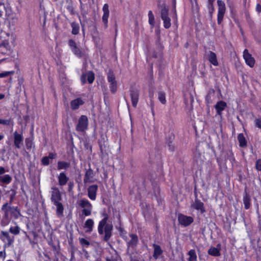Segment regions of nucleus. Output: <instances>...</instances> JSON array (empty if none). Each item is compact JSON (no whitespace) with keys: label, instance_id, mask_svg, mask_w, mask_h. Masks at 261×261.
<instances>
[{"label":"nucleus","instance_id":"f257e3e1","mask_svg":"<svg viewBox=\"0 0 261 261\" xmlns=\"http://www.w3.org/2000/svg\"><path fill=\"white\" fill-rule=\"evenodd\" d=\"M103 218L99 222L97 230L100 235H104L103 240L108 241L112 236L113 226L111 223H108V216L107 214L103 213Z\"/></svg>","mask_w":261,"mask_h":261},{"label":"nucleus","instance_id":"f03ea898","mask_svg":"<svg viewBox=\"0 0 261 261\" xmlns=\"http://www.w3.org/2000/svg\"><path fill=\"white\" fill-rule=\"evenodd\" d=\"M77 203L80 207L82 208V214L85 216H89L91 215L92 211V204L86 199L83 198L78 201Z\"/></svg>","mask_w":261,"mask_h":261},{"label":"nucleus","instance_id":"7ed1b4c3","mask_svg":"<svg viewBox=\"0 0 261 261\" xmlns=\"http://www.w3.org/2000/svg\"><path fill=\"white\" fill-rule=\"evenodd\" d=\"M2 210L4 211L6 217H8L11 214L15 219H17L20 216V213L17 207L9 206L8 203L4 204Z\"/></svg>","mask_w":261,"mask_h":261},{"label":"nucleus","instance_id":"20e7f679","mask_svg":"<svg viewBox=\"0 0 261 261\" xmlns=\"http://www.w3.org/2000/svg\"><path fill=\"white\" fill-rule=\"evenodd\" d=\"M88 125V119L86 116L82 115L79 119L77 124L76 126V129L78 132H84Z\"/></svg>","mask_w":261,"mask_h":261},{"label":"nucleus","instance_id":"39448f33","mask_svg":"<svg viewBox=\"0 0 261 261\" xmlns=\"http://www.w3.org/2000/svg\"><path fill=\"white\" fill-rule=\"evenodd\" d=\"M217 4L218 6V23L220 24L223 20L225 13L226 7L225 3L221 0H218Z\"/></svg>","mask_w":261,"mask_h":261},{"label":"nucleus","instance_id":"423d86ee","mask_svg":"<svg viewBox=\"0 0 261 261\" xmlns=\"http://www.w3.org/2000/svg\"><path fill=\"white\" fill-rule=\"evenodd\" d=\"M161 18L163 21L164 27L166 29H169L171 26V19L168 16V10L166 7H163L161 10Z\"/></svg>","mask_w":261,"mask_h":261},{"label":"nucleus","instance_id":"0eeeda50","mask_svg":"<svg viewBox=\"0 0 261 261\" xmlns=\"http://www.w3.org/2000/svg\"><path fill=\"white\" fill-rule=\"evenodd\" d=\"M243 58L246 64L250 67H253L255 64V59L249 53L248 49H245L243 51Z\"/></svg>","mask_w":261,"mask_h":261},{"label":"nucleus","instance_id":"6e6552de","mask_svg":"<svg viewBox=\"0 0 261 261\" xmlns=\"http://www.w3.org/2000/svg\"><path fill=\"white\" fill-rule=\"evenodd\" d=\"M102 21L104 24L105 28H107L108 27V18L110 15V11L108 4H104L102 7Z\"/></svg>","mask_w":261,"mask_h":261},{"label":"nucleus","instance_id":"1a4fd4ad","mask_svg":"<svg viewBox=\"0 0 261 261\" xmlns=\"http://www.w3.org/2000/svg\"><path fill=\"white\" fill-rule=\"evenodd\" d=\"M178 219L179 223L185 226L189 225L193 222V219L192 217L182 214L178 215Z\"/></svg>","mask_w":261,"mask_h":261},{"label":"nucleus","instance_id":"9d476101","mask_svg":"<svg viewBox=\"0 0 261 261\" xmlns=\"http://www.w3.org/2000/svg\"><path fill=\"white\" fill-rule=\"evenodd\" d=\"M69 45L71 48L73 54L79 57H81L83 55L82 51L76 46V43L72 40L69 41Z\"/></svg>","mask_w":261,"mask_h":261},{"label":"nucleus","instance_id":"9b49d317","mask_svg":"<svg viewBox=\"0 0 261 261\" xmlns=\"http://www.w3.org/2000/svg\"><path fill=\"white\" fill-rule=\"evenodd\" d=\"M128 248L135 247L138 242V239L137 235L130 234L129 235V238L126 239Z\"/></svg>","mask_w":261,"mask_h":261},{"label":"nucleus","instance_id":"f8f14e48","mask_svg":"<svg viewBox=\"0 0 261 261\" xmlns=\"http://www.w3.org/2000/svg\"><path fill=\"white\" fill-rule=\"evenodd\" d=\"M51 199L54 204L60 202L61 194L57 188H52Z\"/></svg>","mask_w":261,"mask_h":261},{"label":"nucleus","instance_id":"ddd939ff","mask_svg":"<svg viewBox=\"0 0 261 261\" xmlns=\"http://www.w3.org/2000/svg\"><path fill=\"white\" fill-rule=\"evenodd\" d=\"M98 189L97 185L90 186L88 189V195L92 200H95L96 197V193Z\"/></svg>","mask_w":261,"mask_h":261},{"label":"nucleus","instance_id":"4468645a","mask_svg":"<svg viewBox=\"0 0 261 261\" xmlns=\"http://www.w3.org/2000/svg\"><path fill=\"white\" fill-rule=\"evenodd\" d=\"M221 249V245L218 244L216 247H211L208 250V254L214 256H219L221 255L220 250Z\"/></svg>","mask_w":261,"mask_h":261},{"label":"nucleus","instance_id":"2eb2a0df","mask_svg":"<svg viewBox=\"0 0 261 261\" xmlns=\"http://www.w3.org/2000/svg\"><path fill=\"white\" fill-rule=\"evenodd\" d=\"M84 103V101L81 98H77L71 101L70 106L73 110H77Z\"/></svg>","mask_w":261,"mask_h":261},{"label":"nucleus","instance_id":"dca6fc26","mask_svg":"<svg viewBox=\"0 0 261 261\" xmlns=\"http://www.w3.org/2000/svg\"><path fill=\"white\" fill-rule=\"evenodd\" d=\"M191 207L199 211L201 214L205 212L203 202L198 199H196L194 201L193 203L192 204Z\"/></svg>","mask_w":261,"mask_h":261},{"label":"nucleus","instance_id":"f3484780","mask_svg":"<svg viewBox=\"0 0 261 261\" xmlns=\"http://www.w3.org/2000/svg\"><path fill=\"white\" fill-rule=\"evenodd\" d=\"M14 145L17 148H20L22 144L23 138L21 135L17 132L14 133Z\"/></svg>","mask_w":261,"mask_h":261},{"label":"nucleus","instance_id":"a211bd4d","mask_svg":"<svg viewBox=\"0 0 261 261\" xmlns=\"http://www.w3.org/2000/svg\"><path fill=\"white\" fill-rule=\"evenodd\" d=\"M226 103L223 101H218L215 106V108L217 110L218 114L221 115L222 112L226 108Z\"/></svg>","mask_w":261,"mask_h":261},{"label":"nucleus","instance_id":"6ab92c4d","mask_svg":"<svg viewBox=\"0 0 261 261\" xmlns=\"http://www.w3.org/2000/svg\"><path fill=\"white\" fill-rule=\"evenodd\" d=\"M207 57L208 61L214 66H217L218 65V62L217 59L216 55L211 51H210L207 53Z\"/></svg>","mask_w":261,"mask_h":261},{"label":"nucleus","instance_id":"aec40b11","mask_svg":"<svg viewBox=\"0 0 261 261\" xmlns=\"http://www.w3.org/2000/svg\"><path fill=\"white\" fill-rule=\"evenodd\" d=\"M94 221L92 219H88L85 223L84 227L87 232H91L93 230Z\"/></svg>","mask_w":261,"mask_h":261},{"label":"nucleus","instance_id":"412c9836","mask_svg":"<svg viewBox=\"0 0 261 261\" xmlns=\"http://www.w3.org/2000/svg\"><path fill=\"white\" fill-rule=\"evenodd\" d=\"M58 180L60 186H64L67 184L68 180V177L66 176L64 172H62L60 173L58 176Z\"/></svg>","mask_w":261,"mask_h":261},{"label":"nucleus","instance_id":"4be33fe9","mask_svg":"<svg viewBox=\"0 0 261 261\" xmlns=\"http://www.w3.org/2000/svg\"><path fill=\"white\" fill-rule=\"evenodd\" d=\"M154 253L153 256L155 259H157L163 253V251L161 249L160 246L158 245H153Z\"/></svg>","mask_w":261,"mask_h":261},{"label":"nucleus","instance_id":"5701e85b","mask_svg":"<svg viewBox=\"0 0 261 261\" xmlns=\"http://www.w3.org/2000/svg\"><path fill=\"white\" fill-rule=\"evenodd\" d=\"M57 207L56 213L59 217H62L63 215V206L61 202L54 204Z\"/></svg>","mask_w":261,"mask_h":261},{"label":"nucleus","instance_id":"b1692460","mask_svg":"<svg viewBox=\"0 0 261 261\" xmlns=\"http://www.w3.org/2000/svg\"><path fill=\"white\" fill-rule=\"evenodd\" d=\"M132 105L136 107L138 101V93L137 92H133L130 94Z\"/></svg>","mask_w":261,"mask_h":261},{"label":"nucleus","instance_id":"393cba45","mask_svg":"<svg viewBox=\"0 0 261 261\" xmlns=\"http://www.w3.org/2000/svg\"><path fill=\"white\" fill-rule=\"evenodd\" d=\"M238 140L239 142V145L241 147H243L246 146V141L243 134H239L238 135Z\"/></svg>","mask_w":261,"mask_h":261},{"label":"nucleus","instance_id":"a878e982","mask_svg":"<svg viewBox=\"0 0 261 261\" xmlns=\"http://www.w3.org/2000/svg\"><path fill=\"white\" fill-rule=\"evenodd\" d=\"M11 180L12 178L8 174H5L4 175L0 176V181L2 183L8 184L11 182Z\"/></svg>","mask_w":261,"mask_h":261},{"label":"nucleus","instance_id":"bb28decb","mask_svg":"<svg viewBox=\"0 0 261 261\" xmlns=\"http://www.w3.org/2000/svg\"><path fill=\"white\" fill-rule=\"evenodd\" d=\"M189 261H197V255L195 250L191 249L188 252Z\"/></svg>","mask_w":261,"mask_h":261},{"label":"nucleus","instance_id":"cd10ccee","mask_svg":"<svg viewBox=\"0 0 261 261\" xmlns=\"http://www.w3.org/2000/svg\"><path fill=\"white\" fill-rule=\"evenodd\" d=\"M148 22L150 25H151V27L153 28L154 26L155 21H154V17L151 11H149L148 12Z\"/></svg>","mask_w":261,"mask_h":261},{"label":"nucleus","instance_id":"c85d7f7f","mask_svg":"<svg viewBox=\"0 0 261 261\" xmlns=\"http://www.w3.org/2000/svg\"><path fill=\"white\" fill-rule=\"evenodd\" d=\"M250 198L249 196L246 194L243 197V203L244 204L245 209L247 210L250 207Z\"/></svg>","mask_w":261,"mask_h":261},{"label":"nucleus","instance_id":"c756f323","mask_svg":"<svg viewBox=\"0 0 261 261\" xmlns=\"http://www.w3.org/2000/svg\"><path fill=\"white\" fill-rule=\"evenodd\" d=\"M20 228L18 226H11L9 229V232L14 235H17L19 233Z\"/></svg>","mask_w":261,"mask_h":261},{"label":"nucleus","instance_id":"7c9ffc66","mask_svg":"<svg viewBox=\"0 0 261 261\" xmlns=\"http://www.w3.org/2000/svg\"><path fill=\"white\" fill-rule=\"evenodd\" d=\"M69 167V164L65 162H59L58 163V169H66Z\"/></svg>","mask_w":261,"mask_h":261},{"label":"nucleus","instance_id":"2f4dec72","mask_svg":"<svg viewBox=\"0 0 261 261\" xmlns=\"http://www.w3.org/2000/svg\"><path fill=\"white\" fill-rule=\"evenodd\" d=\"M158 99L162 104H165L166 102L165 93L163 92H160L158 93Z\"/></svg>","mask_w":261,"mask_h":261},{"label":"nucleus","instance_id":"473e14b6","mask_svg":"<svg viewBox=\"0 0 261 261\" xmlns=\"http://www.w3.org/2000/svg\"><path fill=\"white\" fill-rule=\"evenodd\" d=\"M87 80L90 84H91L93 82L94 80V74L91 71H89L86 73Z\"/></svg>","mask_w":261,"mask_h":261},{"label":"nucleus","instance_id":"72a5a7b5","mask_svg":"<svg viewBox=\"0 0 261 261\" xmlns=\"http://www.w3.org/2000/svg\"><path fill=\"white\" fill-rule=\"evenodd\" d=\"M108 81L110 84L116 82L115 80V76L114 73L111 71H109L108 73Z\"/></svg>","mask_w":261,"mask_h":261},{"label":"nucleus","instance_id":"f704fd0d","mask_svg":"<svg viewBox=\"0 0 261 261\" xmlns=\"http://www.w3.org/2000/svg\"><path fill=\"white\" fill-rule=\"evenodd\" d=\"M72 33L74 35H76L79 32V26L78 24L75 23H72Z\"/></svg>","mask_w":261,"mask_h":261},{"label":"nucleus","instance_id":"c9c22d12","mask_svg":"<svg viewBox=\"0 0 261 261\" xmlns=\"http://www.w3.org/2000/svg\"><path fill=\"white\" fill-rule=\"evenodd\" d=\"M92 172L91 170H88L85 174L84 180L85 182H88L90 180V177L92 176Z\"/></svg>","mask_w":261,"mask_h":261},{"label":"nucleus","instance_id":"e433bc0d","mask_svg":"<svg viewBox=\"0 0 261 261\" xmlns=\"http://www.w3.org/2000/svg\"><path fill=\"white\" fill-rule=\"evenodd\" d=\"M0 48H6L7 50L10 49L9 43L8 41H4L0 44Z\"/></svg>","mask_w":261,"mask_h":261},{"label":"nucleus","instance_id":"4c0bfd02","mask_svg":"<svg viewBox=\"0 0 261 261\" xmlns=\"http://www.w3.org/2000/svg\"><path fill=\"white\" fill-rule=\"evenodd\" d=\"M110 90L113 93H114L117 90V82H115L112 83H110Z\"/></svg>","mask_w":261,"mask_h":261},{"label":"nucleus","instance_id":"58836bf2","mask_svg":"<svg viewBox=\"0 0 261 261\" xmlns=\"http://www.w3.org/2000/svg\"><path fill=\"white\" fill-rule=\"evenodd\" d=\"M81 244L83 246H88L89 245V242L84 238L79 239Z\"/></svg>","mask_w":261,"mask_h":261},{"label":"nucleus","instance_id":"ea45409f","mask_svg":"<svg viewBox=\"0 0 261 261\" xmlns=\"http://www.w3.org/2000/svg\"><path fill=\"white\" fill-rule=\"evenodd\" d=\"M0 124L9 125L11 124V120L10 119H0Z\"/></svg>","mask_w":261,"mask_h":261},{"label":"nucleus","instance_id":"a19ab883","mask_svg":"<svg viewBox=\"0 0 261 261\" xmlns=\"http://www.w3.org/2000/svg\"><path fill=\"white\" fill-rule=\"evenodd\" d=\"M14 73V71H5L2 73H0V77H4L8 76L10 74H12Z\"/></svg>","mask_w":261,"mask_h":261},{"label":"nucleus","instance_id":"79ce46f5","mask_svg":"<svg viewBox=\"0 0 261 261\" xmlns=\"http://www.w3.org/2000/svg\"><path fill=\"white\" fill-rule=\"evenodd\" d=\"M42 163L44 165H48L49 163V159L47 156L44 157L42 160Z\"/></svg>","mask_w":261,"mask_h":261},{"label":"nucleus","instance_id":"37998d69","mask_svg":"<svg viewBox=\"0 0 261 261\" xmlns=\"http://www.w3.org/2000/svg\"><path fill=\"white\" fill-rule=\"evenodd\" d=\"M256 168L257 170L261 171V160L259 159L256 162Z\"/></svg>","mask_w":261,"mask_h":261},{"label":"nucleus","instance_id":"c03bdc74","mask_svg":"<svg viewBox=\"0 0 261 261\" xmlns=\"http://www.w3.org/2000/svg\"><path fill=\"white\" fill-rule=\"evenodd\" d=\"M26 146L28 148H31L33 145L32 141L29 139H27L26 141Z\"/></svg>","mask_w":261,"mask_h":261},{"label":"nucleus","instance_id":"a18cd8bd","mask_svg":"<svg viewBox=\"0 0 261 261\" xmlns=\"http://www.w3.org/2000/svg\"><path fill=\"white\" fill-rule=\"evenodd\" d=\"M6 252L5 249L4 248V249L3 251H0V258H2L3 259H5L6 258Z\"/></svg>","mask_w":261,"mask_h":261},{"label":"nucleus","instance_id":"49530a36","mask_svg":"<svg viewBox=\"0 0 261 261\" xmlns=\"http://www.w3.org/2000/svg\"><path fill=\"white\" fill-rule=\"evenodd\" d=\"M255 125L259 128H261V119H256L255 120Z\"/></svg>","mask_w":261,"mask_h":261},{"label":"nucleus","instance_id":"de8ad7c7","mask_svg":"<svg viewBox=\"0 0 261 261\" xmlns=\"http://www.w3.org/2000/svg\"><path fill=\"white\" fill-rule=\"evenodd\" d=\"M86 79H87L86 73L83 74L81 78V82L83 84H85L86 82Z\"/></svg>","mask_w":261,"mask_h":261},{"label":"nucleus","instance_id":"09e8293b","mask_svg":"<svg viewBox=\"0 0 261 261\" xmlns=\"http://www.w3.org/2000/svg\"><path fill=\"white\" fill-rule=\"evenodd\" d=\"M1 233L6 238L7 240L10 238V236L7 231H2Z\"/></svg>","mask_w":261,"mask_h":261},{"label":"nucleus","instance_id":"8fccbe9b","mask_svg":"<svg viewBox=\"0 0 261 261\" xmlns=\"http://www.w3.org/2000/svg\"><path fill=\"white\" fill-rule=\"evenodd\" d=\"M7 241H8L7 245L8 246H11L13 244V240L11 239V238H10L8 239H7Z\"/></svg>","mask_w":261,"mask_h":261},{"label":"nucleus","instance_id":"3c124183","mask_svg":"<svg viewBox=\"0 0 261 261\" xmlns=\"http://www.w3.org/2000/svg\"><path fill=\"white\" fill-rule=\"evenodd\" d=\"M99 147L100 148L101 151H102L106 148V145L105 144H102L101 143H99Z\"/></svg>","mask_w":261,"mask_h":261},{"label":"nucleus","instance_id":"603ef678","mask_svg":"<svg viewBox=\"0 0 261 261\" xmlns=\"http://www.w3.org/2000/svg\"><path fill=\"white\" fill-rule=\"evenodd\" d=\"M256 10L258 12H261V6L259 4H257L256 6Z\"/></svg>","mask_w":261,"mask_h":261},{"label":"nucleus","instance_id":"864d4df0","mask_svg":"<svg viewBox=\"0 0 261 261\" xmlns=\"http://www.w3.org/2000/svg\"><path fill=\"white\" fill-rule=\"evenodd\" d=\"M12 24L14 25V23H15L17 20V18L15 16H12Z\"/></svg>","mask_w":261,"mask_h":261},{"label":"nucleus","instance_id":"5fc2aeb1","mask_svg":"<svg viewBox=\"0 0 261 261\" xmlns=\"http://www.w3.org/2000/svg\"><path fill=\"white\" fill-rule=\"evenodd\" d=\"M5 172V168L3 167H0V175L4 174Z\"/></svg>","mask_w":261,"mask_h":261},{"label":"nucleus","instance_id":"6e6d98bb","mask_svg":"<svg viewBox=\"0 0 261 261\" xmlns=\"http://www.w3.org/2000/svg\"><path fill=\"white\" fill-rule=\"evenodd\" d=\"M56 156V154L54 153H50L49 154V156H48L49 158V159H54Z\"/></svg>","mask_w":261,"mask_h":261},{"label":"nucleus","instance_id":"4d7b16f0","mask_svg":"<svg viewBox=\"0 0 261 261\" xmlns=\"http://www.w3.org/2000/svg\"><path fill=\"white\" fill-rule=\"evenodd\" d=\"M130 260L131 261H144V260H143V259L139 260V259H137L133 258V257H131Z\"/></svg>","mask_w":261,"mask_h":261},{"label":"nucleus","instance_id":"13d9d810","mask_svg":"<svg viewBox=\"0 0 261 261\" xmlns=\"http://www.w3.org/2000/svg\"><path fill=\"white\" fill-rule=\"evenodd\" d=\"M4 97H5V95L4 94H0V99H3V98H4Z\"/></svg>","mask_w":261,"mask_h":261},{"label":"nucleus","instance_id":"bf43d9fd","mask_svg":"<svg viewBox=\"0 0 261 261\" xmlns=\"http://www.w3.org/2000/svg\"><path fill=\"white\" fill-rule=\"evenodd\" d=\"M4 138V136L3 135H0V140H2Z\"/></svg>","mask_w":261,"mask_h":261},{"label":"nucleus","instance_id":"052dcab7","mask_svg":"<svg viewBox=\"0 0 261 261\" xmlns=\"http://www.w3.org/2000/svg\"><path fill=\"white\" fill-rule=\"evenodd\" d=\"M7 261H14V260H13V259H8V260H7Z\"/></svg>","mask_w":261,"mask_h":261}]
</instances>
